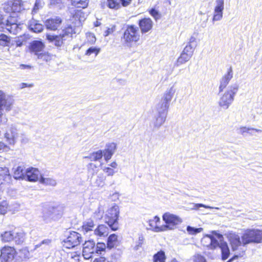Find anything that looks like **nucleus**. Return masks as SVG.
<instances>
[{
	"mask_svg": "<svg viewBox=\"0 0 262 262\" xmlns=\"http://www.w3.org/2000/svg\"><path fill=\"white\" fill-rule=\"evenodd\" d=\"M162 219L165 225L162 226L164 231L167 230H174L182 223V219L179 216L170 212H166L162 215Z\"/></svg>",
	"mask_w": 262,
	"mask_h": 262,
	"instance_id": "obj_7",
	"label": "nucleus"
},
{
	"mask_svg": "<svg viewBox=\"0 0 262 262\" xmlns=\"http://www.w3.org/2000/svg\"><path fill=\"white\" fill-rule=\"evenodd\" d=\"M12 103V99L0 91V110L9 111L11 109Z\"/></svg>",
	"mask_w": 262,
	"mask_h": 262,
	"instance_id": "obj_15",
	"label": "nucleus"
},
{
	"mask_svg": "<svg viewBox=\"0 0 262 262\" xmlns=\"http://www.w3.org/2000/svg\"><path fill=\"white\" fill-rule=\"evenodd\" d=\"M13 177L15 179H24L26 174V170L24 166H19L14 167Z\"/></svg>",
	"mask_w": 262,
	"mask_h": 262,
	"instance_id": "obj_31",
	"label": "nucleus"
},
{
	"mask_svg": "<svg viewBox=\"0 0 262 262\" xmlns=\"http://www.w3.org/2000/svg\"><path fill=\"white\" fill-rule=\"evenodd\" d=\"M200 207H204L205 208H210V209L214 208L212 207L207 206V205H204L203 204H194V206H193L194 209H196V210L198 209Z\"/></svg>",
	"mask_w": 262,
	"mask_h": 262,
	"instance_id": "obj_63",
	"label": "nucleus"
},
{
	"mask_svg": "<svg viewBox=\"0 0 262 262\" xmlns=\"http://www.w3.org/2000/svg\"><path fill=\"white\" fill-rule=\"evenodd\" d=\"M223 10L215 9L214 10L212 22L214 24L215 21H219L223 18Z\"/></svg>",
	"mask_w": 262,
	"mask_h": 262,
	"instance_id": "obj_45",
	"label": "nucleus"
},
{
	"mask_svg": "<svg viewBox=\"0 0 262 262\" xmlns=\"http://www.w3.org/2000/svg\"><path fill=\"white\" fill-rule=\"evenodd\" d=\"M160 221V219L158 216H155L152 219L149 220L148 222L150 228L149 229L155 232L164 231V229L162 228V226H157V223H159Z\"/></svg>",
	"mask_w": 262,
	"mask_h": 262,
	"instance_id": "obj_28",
	"label": "nucleus"
},
{
	"mask_svg": "<svg viewBox=\"0 0 262 262\" xmlns=\"http://www.w3.org/2000/svg\"><path fill=\"white\" fill-rule=\"evenodd\" d=\"M37 56L38 59L47 62L50 60L51 59V55L48 53L46 52L43 53L41 52Z\"/></svg>",
	"mask_w": 262,
	"mask_h": 262,
	"instance_id": "obj_49",
	"label": "nucleus"
},
{
	"mask_svg": "<svg viewBox=\"0 0 262 262\" xmlns=\"http://www.w3.org/2000/svg\"><path fill=\"white\" fill-rule=\"evenodd\" d=\"M88 41L91 44H94L96 41V37L94 34L89 33L86 35Z\"/></svg>",
	"mask_w": 262,
	"mask_h": 262,
	"instance_id": "obj_60",
	"label": "nucleus"
},
{
	"mask_svg": "<svg viewBox=\"0 0 262 262\" xmlns=\"http://www.w3.org/2000/svg\"><path fill=\"white\" fill-rule=\"evenodd\" d=\"M119 213V206L114 205L107 209L105 214V222L113 231L117 230L119 228L118 219Z\"/></svg>",
	"mask_w": 262,
	"mask_h": 262,
	"instance_id": "obj_4",
	"label": "nucleus"
},
{
	"mask_svg": "<svg viewBox=\"0 0 262 262\" xmlns=\"http://www.w3.org/2000/svg\"><path fill=\"white\" fill-rule=\"evenodd\" d=\"M29 28L31 31L35 33L40 32L43 30V26L35 20H32L30 21Z\"/></svg>",
	"mask_w": 262,
	"mask_h": 262,
	"instance_id": "obj_33",
	"label": "nucleus"
},
{
	"mask_svg": "<svg viewBox=\"0 0 262 262\" xmlns=\"http://www.w3.org/2000/svg\"><path fill=\"white\" fill-rule=\"evenodd\" d=\"M106 177L103 173H99L96 177L90 178L91 181L95 186L102 187L105 184Z\"/></svg>",
	"mask_w": 262,
	"mask_h": 262,
	"instance_id": "obj_27",
	"label": "nucleus"
},
{
	"mask_svg": "<svg viewBox=\"0 0 262 262\" xmlns=\"http://www.w3.org/2000/svg\"><path fill=\"white\" fill-rule=\"evenodd\" d=\"M29 254V251L26 249H22L20 250L19 252V256L21 260L28 258Z\"/></svg>",
	"mask_w": 262,
	"mask_h": 262,
	"instance_id": "obj_58",
	"label": "nucleus"
},
{
	"mask_svg": "<svg viewBox=\"0 0 262 262\" xmlns=\"http://www.w3.org/2000/svg\"><path fill=\"white\" fill-rule=\"evenodd\" d=\"M109 229L104 225H99L93 231V234L97 237H105L108 234Z\"/></svg>",
	"mask_w": 262,
	"mask_h": 262,
	"instance_id": "obj_26",
	"label": "nucleus"
},
{
	"mask_svg": "<svg viewBox=\"0 0 262 262\" xmlns=\"http://www.w3.org/2000/svg\"><path fill=\"white\" fill-rule=\"evenodd\" d=\"M25 180L30 182H36L39 180L40 172L39 170L35 168H29L26 169Z\"/></svg>",
	"mask_w": 262,
	"mask_h": 262,
	"instance_id": "obj_17",
	"label": "nucleus"
},
{
	"mask_svg": "<svg viewBox=\"0 0 262 262\" xmlns=\"http://www.w3.org/2000/svg\"><path fill=\"white\" fill-rule=\"evenodd\" d=\"M152 21L150 18H145L141 19L139 25L142 33H145L150 30L152 27Z\"/></svg>",
	"mask_w": 262,
	"mask_h": 262,
	"instance_id": "obj_23",
	"label": "nucleus"
},
{
	"mask_svg": "<svg viewBox=\"0 0 262 262\" xmlns=\"http://www.w3.org/2000/svg\"><path fill=\"white\" fill-rule=\"evenodd\" d=\"M14 236L13 241H14L16 244H21L24 242L25 238V234L23 231H14Z\"/></svg>",
	"mask_w": 262,
	"mask_h": 262,
	"instance_id": "obj_34",
	"label": "nucleus"
},
{
	"mask_svg": "<svg viewBox=\"0 0 262 262\" xmlns=\"http://www.w3.org/2000/svg\"><path fill=\"white\" fill-rule=\"evenodd\" d=\"M87 169L89 178L94 177L98 172L97 166L96 164L92 163H89L88 165Z\"/></svg>",
	"mask_w": 262,
	"mask_h": 262,
	"instance_id": "obj_40",
	"label": "nucleus"
},
{
	"mask_svg": "<svg viewBox=\"0 0 262 262\" xmlns=\"http://www.w3.org/2000/svg\"><path fill=\"white\" fill-rule=\"evenodd\" d=\"M20 24H17V20L15 16H9L5 18L0 14V26L6 29L9 33L16 35L21 30Z\"/></svg>",
	"mask_w": 262,
	"mask_h": 262,
	"instance_id": "obj_5",
	"label": "nucleus"
},
{
	"mask_svg": "<svg viewBox=\"0 0 262 262\" xmlns=\"http://www.w3.org/2000/svg\"><path fill=\"white\" fill-rule=\"evenodd\" d=\"M123 38L125 42H137L139 40L138 28L133 25L128 26L124 33Z\"/></svg>",
	"mask_w": 262,
	"mask_h": 262,
	"instance_id": "obj_10",
	"label": "nucleus"
},
{
	"mask_svg": "<svg viewBox=\"0 0 262 262\" xmlns=\"http://www.w3.org/2000/svg\"><path fill=\"white\" fill-rule=\"evenodd\" d=\"M242 241L238 235L232 234L230 236V242L233 251L236 255L228 262H232L238 256H242L246 250V246L251 243H262V230L248 229L245 230L241 237Z\"/></svg>",
	"mask_w": 262,
	"mask_h": 262,
	"instance_id": "obj_1",
	"label": "nucleus"
},
{
	"mask_svg": "<svg viewBox=\"0 0 262 262\" xmlns=\"http://www.w3.org/2000/svg\"><path fill=\"white\" fill-rule=\"evenodd\" d=\"M252 130V128L247 127L245 126H242L238 128V133L241 135L245 136V133H249L251 135L252 134L250 132Z\"/></svg>",
	"mask_w": 262,
	"mask_h": 262,
	"instance_id": "obj_53",
	"label": "nucleus"
},
{
	"mask_svg": "<svg viewBox=\"0 0 262 262\" xmlns=\"http://www.w3.org/2000/svg\"><path fill=\"white\" fill-rule=\"evenodd\" d=\"M116 149V144L115 143H110L106 145L105 148L102 151L104 159L106 161L111 159Z\"/></svg>",
	"mask_w": 262,
	"mask_h": 262,
	"instance_id": "obj_21",
	"label": "nucleus"
},
{
	"mask_svg": "<svg viewBox=\"0 0 262 262\" xmlns=\"http://www.w3.org/2000/svg\"><path fill=\"white\" fill-rule=\"evenodd\" d=\"M61 23L62 20L60 17H55L46 20L45 26L47 29L54 31L58 29Z\"/></svg>",
	"mask_w": 262,
	"mask_h": 262,
	"instance_id": "obj_19",
	"label": "nucleus"
},
{
	"mask_svg": "<svg viewBox=\"0 0 262 262\" xmlns=\"http://www.w3.org/2000/svg\"><path fill=\"white\" fill-rule=\"evenodd\" d=\"M72 4L77 8H85L87 7L89 0H71Z\"/></svg>",
	"mask_w": 262,
	"mask_h": 262,
	"instance_id": "obj_39",
	"label": "nucleus"
},
{
	"mask_svg": "<svg viewBox=\"0 0 262 262\" xmlns=\"http://www.w3.org/2000/svg\"><path fill=\"white\" fill-rule=\"evenodd\" d=\"M8 203L6 201H3L0 203V214H5L7 211Z\"/></svg>",
	"mask_w": 262,
	"mask_h": 262,
	"instance_id": "obj_51",
	"label": "nucleus"
},
{
	"mask_svg": "<svg viewBox=\"0 0 262 262\" xmlns=\"http://www.w3.org/2000/svg\"><path fill=\"white\" fill-rule=\"evenodd\" d=\"M233 77V72L232 68L230 67L228 72L221 79L220 81V85L219 86L220 92H221L226 87L229 81Z\"/></svg>",
	"mask_w": 262,
	"mask_h": 262,
	"instance_id": "obj_24",
	"label": "nucleus"
},
{
	"mask_svg": "<svg viewBox=\"0 0 262 262\" xmlns=\"http://www.w3.org/2000/svg\"><path fill=\"white\" fill-rule=\"evenodd\" d=\"M94 226L95 225L93 221L92 220H88L83 223L82 225V229L83 231L88 233L89 231H93V229L94 228Z\"/></svg>",
	"mask_w": 262,
	"mask_h": 262,
	"instance_id": "obj_37",
	"label": "nucleus"
},
{
	"mask_svg": "<svg viewBox=\"0 0 262 262\" xmlns=\"http://www.w3.org/2000/svg\"><path fill=\"white\" fill-rule=\"evenodd\" d=\"M61 215L62 211L60 207H49L43 210L41 218L45 223H49L59 219Z\"/></svg>",
	"mask_w": 262,
	"mask_h": 262,
	"instance_id": "obj_8",
	"label": "nucleus"
},
{
	"mask_svg": "<svg viewBox=\"0 0 262 262\" xmlns=\"http://www.w3.org/2000/svg\"><path fill=\"white\" fill-rule=\"evenodd\" d=\"M166 119V117H164L158 115H155L150 125L152 127L153 130H158L161 126L164 123Z\"/></svg>",
	"mask_w": 262,
	"mask_h": 262,
	"instance_id": "obj_22",
	"label": "nucleus"
},
{
	"mask_svg": "<svg viewBox=\"0 0 262 262\" xmlns=\"http://www.w3.org/2000/svg\"><path fill=\"white\" fill-rule=\"evenodd\" d=\"M117 242V236L115 234H112L109 236L107 238V245L110 249L113 248Z\"/></svg>",
	"mask_w": 262,
	"mask_h": 262,
	"instance_id": "obj_43",
	"label": "nucleus"
},
{
	"mask_svg": "<svg viewBox=\"0 0 262 262\" xmlns=\"http://www.w3.org/2000/svg\"><path fill=\"white\" fill-rule=\"evenodd\" d=\"M100 51V49L95 47L89 48L86 51L85 55L90 56L92 54H94L95 56H97Z\"/></svg>",
	"mask_w": 262,
	"mask_h": 262,
	"instance_id": "obj_48",
	"label": "nucleus"
},
{
	"mask_svg": "<svg viewBox=\"0 0 262 262\" xmlns=\"http://www.w3.org/2000/svg\"><path fill=\"white\" fill-rule=\"evenodd\" d=\"M24 9L22 2L20 0L9 1L5 3L3 6L4 11L11 13L10 16H15L16 19H17V13L20 12ZM17 20L18 21V20Z\"/></svg>",
	"mask_w": 262,
	"mask_h": 262,
	"instance_id": "obj_9",
	"label": "nucleus"
},
{
	"mask_svg": "<svg viewBox=\"0 0 262 262\" xmlns=\"http://www.w3.org/2000/svg\"><path fill=\"white\" fill-rule=\"evenodd\" d=\"M175 92V89L173 86H171L166 91L160 102L169 105L170 102L172 100Z\"/></svg>",
	"mask_w": 262,
	"mask_h": 262,
	"instance_id": "obj_25",
	"label": "nucleus"
},
{
	"mask_svg": "<svg viewBox=\"0 0 262 262\" xmlns=\"http://www.w3.org/2000/svg\"><path fill=\"white\" fill-rule=\"evenodd\" d=\"M194 51V48L192 47V45H187L184 49L182 51L183 53H185V54H188V55L192 56Z\"/></svg>",
	"mask_w": 262,
	"mask_h": 262,
	"instance_id": "obj_50",
	"label": "nucleus"
},
{
	"mask_svg": "<svg viewBox=\"0 0 262 262\" xmlns=\"http://www.w3.org/2000/svg\"><path fill=\"white\" fill-rule=\"evenodd\" d=\"M216 237L219 240V245L217 247H220L222 252V257L223 260L227 259L230 254V251L227 244L223 242V237L221 234H216Z\"/></svg>",
	"mask_w": 262,
	"mask_h": 262,
	"instance_id": "obj_16",
	"label": "nucleus"
},
{
	"mask_svg": "<svg viewBox=\"0 0 262 262\" xmlns=\"http://www.w3.org/2000/svg\"><path fill=\"white\" fill-rule=\"evenodd\" d=\"M52 241L49 239L43 240L41 243L35 246L36 248L42 247L44 249H48L51 247Z\"/></svg>",
	"mask_w": 262,
	"mask_h": 262,
	"instance_id": "obj_44",
	"label": "nucleus"
},
{
	"mask_svg": "<svg viewBox=\"0 0 262 262\" xmlns=\"http://www.w3.org/2000/svg\"><path fill=\"white\" fill-rule=\"evenodd\" d=\"M44 2L43 0H36L33 9L32 10V13H36L40 9L42 8L44 6Z\"/></svg>",
	"mask_w": 262,
	"mask_h": 262,
	"instance_id": "obj_47",
	"label": "nucleus"
},
{
	"mask_svg": "<svg viewBox=\"0 0 262 262\" xmlns=\"http://www.w3.org/2000/svg\"><path fill=\"white\" fill-rule=\"evenodd\" d=\"M120 0H107V6L110 9L117 10L121 7Z\"/></svg>",
	"mask_w": 262,
	"mask_h": 262,
	"instance_id": "obj_41",
	"label": "nucleus"
},
{
	"mask_svg": "<svg viewBox=\"0 0 262 262\" xmlns=\"http://www.w3.org/2000/svg\"><path fill=\"white\" fill-rule=\"evenodd\" d=\"M76 33L75 29L70 26L63 29L59 35L47 34L46 38L50 43L59 48L62 46L65 41L71 39L73 34Z\"/></svg>",
	"mask_w": 262,
	"mask_h": 262,
	"instance_id": "obj_2",
	"label": "nucleus"
},
{
	"mask_svg": "<svg viewBox=\"0 0 262 262\" xmlns=\"http://www.w3.org/2000/svg\"><path fill=\"white\" fill-rule=\"evenodd\" d=\"M44 48V43L40 40H34L32 41L29 46L31 53L34 54L36 56L43 51Z\"/></svg>",
	"mask_w": 262,
	"mask_h": 262,
	"instance_id": "obj_18",
	"label": "nucleus"
},
{
	"mask_svg": "<svg viewBox=\"0 0 262 262\" xmlns=\"http://www.w3.org/2000/svg\"><path fill=\"white\" fill-rule=\"evenodd\" d=\"M149 14L156 19L157 20L160 18V15L159 11L155 8H152L149 11Z\"/></svg>",
	"mask_w": 262,
	"mask_h": 262,
	"instance_id": "obj_56",
	"label": "nucleus"
},
{
	"mask_svg": "<svg viewBox=\"0 0 262 262\" xmlns=\"http://www.w3.org/2000/svg\"><path fill=\"white\" fill-rule=\"evenodd\" d=\"M12 103V99L0 91V110L9 111L11 109Z\"/></svg>",
	"mask_w": 262,
	"mask_h": 262,
	"instance_id": "obj_14",
	"label": "nucleus"
},
{
	"mask_svg": "<svg viewBox=\"0 0 262 262\" xmlns=\"http://www.w3.org/2000/svg\"><path fill=\"white\" fill-rule=\"evenodd\" d=\"M5 137L10 144H14L17 138L16 128L13 126L9 127L5 134Z\"/></svg>",
	"mask_w": 262,
	"mask_h": 262,
	"instance_id": "obj_20",
	"label": "nucleus"
},
{
	"mask_svg": "<svg viewBox=\"0 0 262 262\" xmlns=\"http://www.w3.org/2000/svg\"><path fill=\"white\" fill-rule=\"evenodd\" d=\"M9 38L4 34L0 33V45L4 46L9 42Z\"/></svg>",
	"mask_w": 262,
	"mask_h": 262,
	"instance_id": "obj_52",
	"label": "nucleus"
},
{
	"mask_svg": "<svg viewBox=\"0 0 262 262\" xmlns=\"http://www.w3.org/2000/svg\"><path fill=\"white\" fill-rule=\"evenodd\" d=\"M186 230L189 234L196 235L197 233H200L203 230L202 228H194L190 226H188Z\"/></svg>",
	"mask_w": 262,
	"mask_h": 262,
	"instance_id": "obj_46",
	"label": "nucleus"
},
{
	"mask_svg": "<svg viewBox=\"0 0 262 262\" xmlns=\"http://www.w3.org/2000/svg\"><path fill=\"white\" fill-rule=\"evenodd\" d=\"M219 240L216 237H213L210 235H205L201 240L202 245L204 246L209 247L211 249H215L219 245Z\"/></svg>",
	"mask_w": 262,
	"mask_h": 262,
	"instance_id": "obj_13",
	"label": "nucleus"
},
{
	"mask_svg": "<svg viewBox=\"0 0 262 262\" xmlns=\"http://www.w3.org/2000/svg\"><path fill=\"white\" fill-rule=\"evenodd\" d=\"M115 31V27L111 28H108L104 32V35L107 36L110 34L112 33Z\"/></svg>",
	"mask_w": 262,
	"mask_h": 262,
	"instance_id": "obj_64",
	"label": "nucleus"
},
{
	"mask_svg": "<svg viewBox=\"0 0 262 262\" xmlns=\"http://www.w3.org/2000/svg\"><path fill=\"white\" fill-rule=\"evenodd\" d=\"M238 90V86L237 84H234L229 86L227 90L220 97L218 102L219 105L223 109H228L233 102Z\"/></svg>",
	"mask_w": 262,
	"mask_h": 262,
	"instance_id": "obj_6",
	"label": "nucleus"
},
{
	"mask_svg": "<svg viewBox=\"0 0 262 262\" xmlns=\"http://www.w3.org/2000/svg\"><path fill=\"white\" fill-rule=\"evenodd\" d=\"M105 248L104 243H98L95 246V243L93 241H86L83 245L82 255L85 259H89L96 254H102Z\"/></svg>",
	"mask_w": 262,
	"mask_h": 262,
	"instance_id": "obj_3",
	"label": "nucleus"
},
{
	"mask_svg": "<svg viewBox=\"0 0 262 262\" xmlns=\"http://www.w3.org/2000/svg\"><path fill=\"white\" fill-rule=\"evenodd\" d=\"M103 171L107 174L108 176H113L117 171L110 167H104Z\"/></svg>",
	"mask_w": 262,
	"mask_h": 262,
	"instance_id": "obj_57",
	"label": "nucleus"
},
{
	"mask_svg": "<svg viewBox=\"0 0 262 262\" xmlns=\"http://www.w3.org/2000/svg\"><path fill=\"white\" fill-rule=\"evenodd\" d=\"M39 182L41 184L51 186H55L57 184L56 180L52 178H43L41 177Z\"/></svg>",
	"mask_w": 262,
	"mask_h": 262,
	"instance_id": "obj_38",
	"label": "nucleus"
},
{
	"mask_svg": "<svg viewBox=\"0 0 262 262\" xmlns=\"http://www.w3.org/2000/svg\"><path fill=\"white\" fill-rule=\"evenodd\" d=\"M81 241V235L76 232L72 231L64 241L63 247L67 249L73 248L80 244Z\"/></svg>",
	"mask_w": 262,
	"mask_h": 262,
	"instance_id": "obj_11",
	"label": "nucleus"
},
{
	"mask_svg": "<svg viewBox=\"0 0 262 262\" xmlns=\"http://www.w3.org/2000/svg\"><path fill=\"white\" fill-rule=\"evenodd\" d=\"M62 5V0H50V5L53 7H60Z\"/></svg>",
	"mask_w": 262,
	"mask_h": 262,
	"instance_id": "obj_59",
	"label": "nucleus"
},
{
	"mask_svg": "<svg viewBox=\"0 0 262 262\" xmlns=\"http://www.w3.org/2000/svg\"><path fill=\"white\" fill-rule=\"evenodd\" d=\"M191 57L192 56L188 55V54H185V53L182 52L179 58L177 59L176 62L174 63V66L179 67L189 61Z\"/></svg>",
	"mask_w": 262,
	"mask_h": 262,
	"instance_id": "obj_32",
	"label": "nucleus"
},
{
	"mask_svg": "<svg viewBox=\"0 0 262 262\" xmlns=\"http://www.w3.org/2000/svg\"><path fill=\"white\" fill-rule=\"evenodd\" d=\"M16 254L15 249L10 246H5L1 250L0 260L1 262H10Z\"/></svg>",
	"mask_w": 262,
	"mask_h": 262,
	"instance_id": "obj_12",
	"label": "nucleus"
},
{
	"mask_svg": "<svg viewBox=\"0 0 262 262\" xmlns=\"http://www.w3.org/2000/svg\"><path fill=\"white\" fill-rule=\"evenodd\" d=\"M169 107V105L160 102L156 107V115L167 118Z\"/></svg>",
	"mask_w": 262,
	"mask_h": 262,
	"instance_id": "obj_29",
	"label": "nucleus"
},
{
	"mask_svg": "<svg viewBox=\"0 0 262 262\" xmlns=\"http://www.w3.org/2000/svg\"><path fill=\"white\" fill-rule=\"evenodd\" d=\"M73 18L76 21L75 24L78 26H80L81 22L83 21L85 18V14L81 10H75L72 13Z\"/></svg>",
	"mask_w": 262,
	"mask_h": 262,
	"instance_id": "obj_30",
	"label": "nucleus"
},
{
	"mask_svg": "<svg viewBox=\"0 0 262 262\" xmlns=\"http://www.w3.org/2000/svg\"><path fill=\"white\" fill-rule=\"evenodd\" d=\"M14 231H5L1 234L2 241L3 242H10L14 239Z\"/></svg>",
	"mask_w": 262,
	"mask_h": 262,
	"instance_id": "obj_36",
	"label": "nucleus"
},
{
	"mask_svg": "<svg viewBox=\"0 0 262 262\" xmlns=\"http://www.w3.org/2000/svg\"><path fill=\"white\" fill-rule=\"evenodd\" d=\"M103 156V151L102 150H99L96 152L91 154L89 156H86L84 158L89 159L92 161H97L101 159Z\"/></svg>",
	"mask_w": 262,
	"mask_h": 262,
	"instance_id": "obj_35",
	"label": "nucleus"
},
{
	"mask_svg": "<svg viewBox=\"0 0 262 262\" xmlns=\"http://www.w3.org/2000/svg\"><path fill=\"white\" fill-rule=\"evenodd\" d=\"M165 252L160 251L154 255L153 260L154 262H165Z\"/></svg>",
	"mask_w": 262,
	"mask_h": 262,
	"instance_id": "obj_42",
	"label": "nucleus"
},
{
	"mask_svg": "<svg viewBox=\"0 0 262 262\" xmlns=\"http://www.w3.org/2000/svg\"><path fill=\"white\" fill-rule=\"evenodd\" d=\"M193 260L194 262H206L204 256L198 253L193 256Z\"/></svg>",
	"mask_w": 262,
	"mask_h": 262,
	"instance_id": "obj_55",
	"label": "nucleus"
},
{
	"mask_svg": "<svg viewBox=\"0 0 262 262\" xmlns=\"http://www.w3.org/2000/svg\"><path fill=\"white\" fill-rule=\"evenodd\" d=\"M215 6L214 9L219 10H223L224 9V0H216Z\"/></svg>",
	"mask_w": 262,
	"mask_h": 262,
	"instance_id": "obj_54",
	"label": "nucleus"
},
{
	"mask_svg": "<svg viewBox=\"0 0 262 262\" xmlns=\"http://www.w3.org/2000/svg\"><path fill=\"white\" fill-rule=\"evenodd\" d=\"M144 237L143 235H141L139 236L138 241L137 242V245L134 247V249L136 250H138L140 247L142 245L144 242Z\"/></svg>",
	"mask_w": 262,
	"mask_h": 262,
	"instance_id": "obj_61",
	"label": "nucleus"
},
{
	"mask_svg": "<svg viewBox=\"0 0 262 262\" xmlns=\"http://www.w3.org/2000/svg\"><path fill=\"white\" fill-rule=\"evenodd\" d=\"M9 175V171L7 167H0V176L5 177Z\"/></svg>",
	"mask_w": 262,
	"mask_h": 262,
	"instance_id": "obj_62",
	"label": "nucleus"
}]
</instances>
